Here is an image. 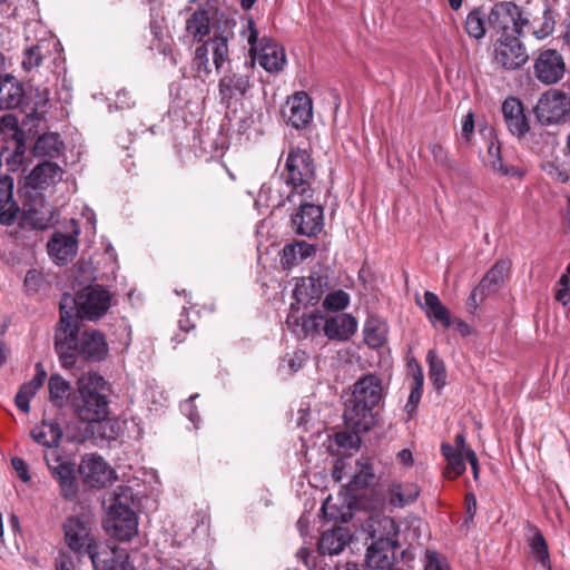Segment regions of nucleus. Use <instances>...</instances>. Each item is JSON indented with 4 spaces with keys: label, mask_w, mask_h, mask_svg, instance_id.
I'll use <instances>...</instances> for the list:
<instances>
[{
    "label": "nucleus",
    "mask_w": 570,
    "mask_h": 570,
    "mask_svg": "<svg viewBox=\"0 0 570 570\" xmlns=\"http://www.w3.org/2000/svg\"><path fill=\"white\" fill-rule=\"evenodd\" d=\"M235 22L226 20L224 27L214 29L212 37L199 45L191 60L194 77L205 81L212 75V61L217 73H222L218 80V96L220 104L229 107L244 98L250 90L255 70V59L230 60L229 42L234 39Z\"/></svg>",
    "instance_id": "nucleus-1"
},
{
    "label": "nucleus",
    "mask_w": 570,
    "mask_h": 570,
    "mask_svg": "<svg viewBox=\"0 0 570 570\" xmlns=\"http://www.w3.org/2000/svg\"><path fill=\"white\" fill-rule=\"evenodd\" d=\"M285 181L276 178L263 185L261 196L265 197L267 205L279 208L286 203L296 204V197L313 199L316 166L311 153L299 147L291 148L285 161Z\"/></svg>",
    "instance_id": "nucleus-2"
},
{
    "label": "nucleus",
    "mask_w": 570,
    "mask_h": 570,
    "mask_svg": "<svg viewBox=\"0 0 570 570\" xmlns=\"http://www.w3.org/2000/svg\"><path fill=\"white\" fill-rule=\"evenodd\" d=\"M78 332V321H68L65 315L60 318L55 332V350L65 368L73 367L78 357L99 362L108 354V344L101 332Z\"/></svg>",
    "instance_id": "nucleus-3"
},
{
    "label": "nucleus",
    "mask_w": 570,
    "mask_h": 570,
    "mask_svg": "<svg viewBox=\"0 0 570 570\" xmlns=\"http://www.w3.org/2000/svg\"><path fill=\"white\" fill-rule=\"evenodd\" d=\"M383 397L382 380L375 374H365L354 384L351 397L345 403L344 422L356 433L368 432L376 423V407Z\"/></svg>",
    "instance_id": "nucleus-4"
},
{
    "label": "nucleus",
    "mask_w": 570,
    "mask_h": 570,
    "mask_svg": "<svg viewBox=\"0 0 570 570\" xmlns=\"http://www.w3.org/2000/svg\"><path fill=\"white\" fill-rule=\"evenodd\" d=\"M107 382L97 373L83 375L78 381L77 391L71 395L70 404L80 421L98 423L108 417L109 401Z\"/></svg>",
    "instance_id": "nucleus-5"
},
{
    "label": "nucleus",
    "mask_w": 570,
    "mask_h": 570,
    "mask_svg": "<svg viewBox=\"0 0 570 570\" xmlns=\"http://www.w3.org/2000/svg\"><path fill=\"white\" fill-rule=\"evenodd\" d=\"M110 301V293L101 286L86 287L75 297L65 294L60 301V318L65 315L68 321L98 320L109 309Z\"/></svg>",
    "instance_id": "nucleus-6"
},
{
    "label": "nucleus",
    "mask_w": 570,
    "mask_h": 570,
    "mask_svg": "<svg viewBox=\"0 0 570 570\" xmlns=\"http://www.w3.org/2000/svg\"><path fill=\"white\" fill-rule=\"evenodd\" d=\"M243 28L239 31L249 48L247 59H255L259 66L269 73L279 72L286 65V55L283 47L276 43L269 37L259 38V32L256 28L253 18H243Z\"/></svg>",
    "instance_id": "nucleus-7"
},
{
    "label": "nucleus",
    "mask_w": 570,
    "mask_h": 570,
    "mask_svg": "<svg viewBox=\"0 0 570 570\" xmlns=\"http://www.w3.org/2000/svg\"><path fill=\"white\" fill-rule=\"evenodd\" d=\"M65 542L79 558L87 556L92 566L100 564V549L87 515L69 517L63 523Z\"/></svg>",
    "instance_id": "nucleus-8"
},
{
    "label": "nucleus",
    "mask_w": 570,
    "mask_h": 570,
    "mask_svg": "<svg viewBox=\"0 0 570 570\" xmlns=\"http://www.w3.org/2000/svg\"><path fill=\"white\" fill-rule=\"evenodd\" d=\"M45 460L51 476L59 484L60 495L67 501L75 500L79 491L75 463L61 455L59 449L47 451Z\"/></svg>",
    "instance_id": "nucleus-9"
},
{
    "label": "nucleus",
    "mask_w": 570,
    "mask_h": 570,
    "mask_svg": "<svg viewBox=\"0 0 570 570\" xmlns=\"http://www.w3.org/2000/svg\"><path fill=\"white\" fill-rule=\"evenodd\" d=\"M102 525L108 535L121 542L130 541L138 533L135 511L118 500L110 505Z\"/></svg>",
    "instance_id": "nucleus-10"
},
{
    "label": "nucleus",
    "mask_w": 570,
    "mask_h": 570,
    "mask_svg": "<svg viewBox=\"0 0 570 570\" xmlns=\"http://www.w3.org/2000/svg\"><path fill=\"white\" fill-rule=\"evenodd\" d=\"M535 117L543 126L558 125L570 117V96L558 89L541 95L535 108Z\"/></svg>",
    "instance_id": "nucleus-11"
},
{
    "label": "nucleus",
    "mask_w": 570,
    "mask_h": 570,
    "mask_svg": "<svg viewBox=\"0 0 570 570\" xmlns=\"http://www.w3.org/2000/svg\"><path fill=\"white\" fill-rule=\"evenodd\" d=\"M529 60L525 46L519 37L502 36L494 45V62L504 70H517Z\"/></svg>",
    "instance_id": "nucleus-12"
},
{
    "label": "nucleus",
    "mask_w": 570,
    "mask_h": 570,
    "mask_svg": "<svg viewBox=\"0 0 570 570\" xmlns=\"http://www.w3.org/2000/svg\"><path fill=\"white\" fill-rule=\"evenodd\" d=\"M566 72V62L562 55L556 49H544L534 59L533 73L544 85L559 82Z\"/></svg>",
    "instance_id": "nucleus-13"
},
{
    "label": "nucleus",
    "mask_w": 570,
    "mask_h": 570,
    "mask_svg": "<svg viewBox=\"0 0 570 570\" xmlns=\"http://www.w3.org/2000/svg\"><path fill=\"white\" fill-rule=\"evenodd\" d=\"M309 200L299 198L298 209L292 216V226L296 234L308 237L318 234L324 225L323 208Z\"/></svg>",
    "instance_id": "nucleus-14"
},
{
    "label": "nucleus",
    "mask_w": 570,
    "mask_h": 570,
    "mask_svg": "<svg viewBox=\"0 0 570 570\" xmlns=\"http://www.w3.org/2000/svg\"><path fill=\"white\" fill-rule=\"evenodd\" d=\"M286 124L295 129H305L313 119V102L305 91H297L288 98L283 110Z\"/></svg>",
    "instance_id": "nucleus-15"
},
{
    "label": "nucleus",
    "mask_w": 570,
    "mask_h": 570,
    "mask_svg": "<svg viewBox=\"0 0 570 570\" xmlns=\"http://www.w3.org/2000/svg\"><path fill=\"white\" fill-rule=\"evenodd\" d=\"M79 473L87 485L102 488L111 481L114 471L100 455L88 454L80 462Z\"/></svg>",
    "instance_id": "nucleus-16"
},
{
    "label": "nucleus",
    "mask_w": 570,
    "mask_h": 570,
    "mask_svg": "<svg viewBox=\"0 0 570 570\" xmlns=\"http://www.w3.org/2000/svg\"><path fill=\"white\" fill-rule=\"evenodd\" d=\"M327 277L320 274H312L308 277L297 279L293 289V297L298 304L305 306L315 305L327 288Z\"/></svg>",
    "instance_id": "nucleus-17"
},
{
    "label": "nucleus",
    "mask_w": 570,
    "mask_h": 570,
    "mask_svg": "<svg viewBox=\"0 0 570 570\" xmlns=\"http://www.w3.org/2000/svg\"><path fill=\"white\" fill-rule=\"evenodd\" d=\"M362 529L368 533L372 541H397L399 525L391 517L371 513L365 520L358 517Z\"/></svg>",
    "instance_id": "nucleus-18"
},
{
    "label": "nucleus",
    "mask_w": 570,
    "mask_h": 570,
    "mask_svg": "<svg viewBox=\"0 0 570 570\" xmlns=\"http://www.w3.org/2000/svg\"><path fill=\"white\" fill-rule=\"evenodd\" d=\"M78 229L72 234L53 233L47 244L49 256L59 265L71 261L78 250Z\"/></svg>",
    "instance_id": "nucleus-19"
},
{
    "label": "nucleus",
    "mask_w": 570,
    "mask_h": 570,
    "mask_svg": "<svg viewBox=\"0 0 570 570\" xmlns=\"http://www.w3.org/2000/svg\"><path fill=\"white\" fill-rule=\"evenodd\" d=\"M502 115L508 130L519 138L530 130L529 120L524 114L522 102L515 97H508L502 102Z\"/></svg>",
    "instance_id": "nucleus-20"
},
{
    "label": "nucleus",
    "mask_w": 570,
    "mask_h": 570,
    "mask_svg": "<svg viewBox=\"0 0 570 570\" xmlns=\"http://www.w3.org/2000/svg\"><path fill=\"white\" fill-rule=\"evenodd\" d=\"M49 89L43 86L30 87L26 92L23 112L27 118L37 127L49 108Z\"/></svg>",
    "instance_id": "nucleus-21"
},
{
    "label": "nucleus",
    "mask_w": 570,
    "mask_h": 570,
    "mask_svg": "<svg viewBox=\"0 0 570 570\" xmlns=\"http://www.w3.org/2000/svg\"><path fill=\"white\" fill-rule=\"evenodd\" d=\"M62 168L52 161H43L38 164L31 173L26 177V187L32 189H43L62 179Z\"/></svg>",
    "instance_id": "nucleus-22"
},
{
    "label": "nucleus",
    "mask_w": 570,
    "mask_h": 570,
    "mask_svg": "<svg viewBox=\"0 0 570 570\" xmlns=\"http://www.w3.org/2000/svg\"><path fill=\"white\" fill-rule=\"evenodd\" d=\"M399 541H372L366 550V563L370 568L386 570L392 568Z\"/></svg>",
    "instance_id": "nucleus-23"
},
{
    "label": "nucleus",
    "mask_w": 570,
    "mask_h": 570,
    "mask_svg": "<svg viewBox=\"0 0 570 570\" xmlns=\"http://www.w3.org/2000/svg\"><path fill=\"white\" fill-rule=\"evenodd\" d=\"M26 98V90L13 76L6 75L0 77V108L13 109L21 108Z\"/></svg>",
    "instance_id": "nucleus-24"
},
{
    "label": "nucleus",
    "mask_w": 570,
    "mask_h": 570,
    "mask_svg": "<svg viewBox=\"0 0 570 570\" xmlns=\"http://www.w3.org/2000/svg\"><path fill=\"white\" fill-rule=\"evenodd\" d=\"M39 206L24 204L21 223L26 227L43 230L53 224V212L50 206L39 199Z\"/></svg>",
    "instance_id": "nucleus-25"
},
{
    "label": "nucleus",
    "mask_w": 570,
    "mask_h": 570,
    "mask_svg": "<svg viewBox=\"0 0 570 570\" xmlns=\"http://www.w3.org/2000/svg\"><path fill=\"white\" fill-rule=\"evenodd\" d=\"M357 328L356 320L350 314H337L324 321L323 331L330 340L347 341Z\"/></svg>",
    "instance_id": "nucleus-26"
},
{
    "label": "nucleus",
    "mask_w": 570,
    "mask_h": 570,
    "mask_svg": "<svg viewBox=\"0 0 570 570\" xmlns=\"http://www.w3.org/2000/svg\"><path fill=\"white\" fill-rule=\"evenodd\" d=\"M519 12V6L512 1H501L493 4L489 12H485L487 22L490 29L497 32L509 28L514 16Z\"/></svg>",
    "instance_id": "nucleus-27"
},
{
    "label": "nucleus",
    "mask_w": 570,
    "mask_h": 570,
    "mask_svg": "<svg viewBox=\"0 0 570 570\" xmlns=\"http://www.w3.org/2000/svg\"><path fill=\"white\" fill-rule=\"evenodd\" d=\"M351 540L352 534L347 528H333L323 532L318 542V551L322 554L328 556L340 554L351 542Z\"/></svg>",
    "instance_id": "nucleus-28"
},
{
    "label": "nucleus",
    "mask_w": 570,
    "mask_h": 570,
    "mask_svg": "<svg viewBox=\"0 0 570 570\" xmlns=\"http://www.w3.org/2000/svg\"><path fill=\"white\" fill-rule=\"evenodd\" d=\"M420 494V488L413 482L393 481L386 490V499L393 508H404L413 503Z\"/></svg>",
    "instance_id": "nucleus-29"
},
{
    "label": "nucleus",
    "mask_w": 570,
    "mask_h": 570,
    "mask_svg": "<svg viewBox=\"0 0 570 570\" xmlns=\"http://www.w3.org/2000/svg\"><path fill=\"white\" fill-rule=\"evenodd\" d=\"M19 207L13 199V179L0 178V224L10 226L16 220Z\"/></svg>",
    "instance_id": "nucleus-30"
},
{
    "label": "nucleus",
    "mask_w": 570,
    "mask_h": 570,
    "mask_svg": "<svg viewBox=\"0 0 570 570\" xmlns=\"http://www.w3.org/2000/svg\"><path fill=\"white\" fill-rule=\"evenodd\" d=\"M62 434V430L57 422L46 419L37 424L30 432L36 443L50 448L51 450L58 449Z\"/></svg>",
    "instance_id": "nucleus-31"
},
{
    "label": "nucleus",
    "mask_w": 570,
    "mask_h": 570,
    "mask_svg": "<svg viewBox=\"0 0 570 570\" xmlns=\"http://www.w3.org/2000/svg\"><path fill=\"white\" fill-rule=\"evenodd\" d=\"M57 42L53 39H40L36 45L24 50L22 67L29 71L39 67L43 60L56 49Z\"/></svg>",
    "instance_id": "nucleus-32"
},
{
    "label": "nucleus",
    "mask_w": 570,
    "mask_h": 570,
    "mask_svg": "<svg viewBox=\"0 0 570 570\" xmlns=\"http://www.w3.org/2000/svg\"><path fill=\"white\" fill-rule=\"evenodd\" d=\"M36 126L26 117L21 125H18L17 118L12 115H4L0 117V139L8 140L12 139L17 141V138H27L31 135Z\"/></svg>",
    "instance_id": "nucleus-33"
},
{
    "label": "nucleus",
    "mask_w": 570,
    "mask_h": 570,
    "mask_svg": "<svg viewBox=\"0 0 570 570\" xmlns=\"http://www.w3.org/2000/svg\"><path fill=\"white\" fill-rule=\"evenodd\" d=\"M423 309L433 325L440 323L445 328L451 325L450 312L435 293L430 291L424 293Z\"/></svg>",
    "instance_id": "nucleus-34"
},
{
    "label": "nucleus",
    "mask_w": 570,
    "mask_h": 570,
    "mask_svg": "<svg viewBox=\"0 0 570 570\" xmlns=\"http://www.w3.org/2000/svg\"><path fill=\"white\" fill-rule=\"evenodd\" d=\"M63 150V142L56 132H47L36 140L32 155L38 158H57Z\"/></svg>",
    "instance_id": "nucleus-35"
},
{
    "label": "nucleus",
    "mask_w": 570,
    "mask_h": 570,
    "mask_svg": "<svg viewBox=\"0 0 570 570\" xmlns=\"http://www.w3.org/2000/svg\"><path fill=\"white\" fill-rule=\"evenodd\" d=\"M508 264L503 261L497 262L490 271L483 276L478 285V291L481 293V298L498 291L503 283L504 275L508 272Z\"/></svg>",
    "instance_id": "nucleus-36"
},
{
    "label": "nucleus",
    "mask_w": 570,
    "mask_h": 570,
    "mask_svg": "<svg viewBox=\"0 0 570 570\" xmlns=\"http://www.w3.org/2000/svg\"><path fill=\"white\" fill-rule=\"evenodd\" d=\"M186 30L195 41L202 42L210 33V17L207 10L197 9L186 21Z\"/></svg>",
    "instance_id": "nucleus-37"
},
{
    "label": "nucleus",
    "mask_w": 570,
    "mask_h": 570,
    "mask_svg": "<svg viewBox=\"0 0 570 570\" xmlns=\"http://www.w3.org/2000/svg\"><path fill=\"white\" fill-rule=\"evenodd\" d=\"M441 452L448 462L444 476L454 480L462 475L466 469L464 460L465 454L454 449L453 445L449 443H442Z\"/></svg>",
    "instance_id": "nucleus-38"
},
{
    "label": "nucleus",
    "mask_w": 570,
    "mask_h": 570,
    "mask_svg": "<svg viewBox=\"0 0 570 570\" xmlns=\"http://www.w3.org/2000/svg\"><path fill=\"white\" fill-rule=\"evenodd\" d=\"M527 529L530 534L528 542L532 554L542 566L549 567V549L541 530L535 524L530 522L527 523Z\"/></svg>",
    "instance_id": "nucleus-39"
},
{
    "label": "nucleus",
    "mask_w": 570,
    "mask_h": 570,
    "mask_svg": "<svg viewBox=\"0 0 570 570\" xmlns=\"http://www.w3.org/2000/svg\"><path fill=\"white\" fill-rule=\"evenodd\" d=\"M484 163L487 167L502 176H522V173L517 167L504 165L501 157L500 146L495 141H490Z\"/></svg>",
    "instance_id": "nucleus-40"
},
{
    "label": "nucleus",
    "mask_w": 570,
    "mask_h": 570,
    "mask_svg": "<svg viewBox=\"0 0 570 570\" xmlns=\"http://www.w3.org/2000/svg\"><path fill=\"white\" fill-rule=\"evenodd\" d=\"M487 24L484 9L476 7L468 13L464 21V30L471 38L481 40L485 36Z\"/></svg>",
    "instance_id": "nucleus-41"
},
{
    "label": "nucleus",
    "mask_w": 570,
    "mask_h": 570,
    "mask_svg": "<svg viewBox=\"0 0 570 570\" xmlns=\"http://www.w3.org/2000/svg\"><path fill=\"white\" fill-rule=\"evenodd\" d=\"M321 511L325 519L340 523H347L355 518V512L351 504H342L340 507L337 503L332 502L331 497L323 502Z\"/></svg>",
    "instance_id": "nucleus-42"
},
{
    "label": "nucleus",
    "mask_w": 570,
    "mask_h": 570,
    "mask_svg": "<svg viewBox=\"0 0 570 570\" xmlns=\"http://www.w3.org/2000/svg\"><path fill=\"white\" fill-rule=\"evenodd\" d=\"M556 12L551 6H544L542 17L532 21V35L538 40L551 36L556 28Z\"/></svg>",
    "instance_id": "nucleus-43"
},
{
    "label": "nucleus",
    "mask_w": 570,
    "mask_h": 570,
    "mask_svg": "<svg viewBox=\"0 0 570 570\" xmlns=\"http://www.w3.org/2000/svg\"><path fill=\"white\" fill-rule=\"evenodd\" d=\"M49 400L57 406L62 407L67 399H71L70 384L60 375H51L48 382Z\"/></svg>",
    "instance_id": "nucleus-44"
},
{
    "label": "nucleus",
    "mask_w": 570,
    "mask_h": 570,
    "mask_svg": "<svg viewBox=\"0 0 570 570\" xmlns=\"http://www.w3.org/2000/svg\"><path fill=\"white\" fill-rule=\"evenodd\" d=\"M429 364V377L436 390H441L446 384V371L444 362L439 357L434 350H430L426 354Z\"/></svg>",
    "instance_id": "nucleus-45"
},
{
    "label": "nucleus",
    "mask_w": 570,
    "mask_h": 570,
    "mask_svg": "<svg viewBox=\"0 0 570 570\" xmlns=\"http://www.w3.org/2000/svg\"><path fill=\"white\" fill-rule=\"evenodd\" d=\"M26 142L27 138H17V141H13L14 148L12 151L9 147L1 148L0 159L7 164L9 170L16 171L22 164L26 154Z\"/></svg>",
    "instance_id": "nucleus-46"
},
{
    "label": "nucleus",
    "mask_w": 570,
    "mask_h": 570,
    "mask_svg": "<svg viewBox=\"0 0 570 570\" xmlns=\"http://www.w3.org/2000/svg\"><path fill=\"white\" fill-rule=\"evenodd\" d=\"M356 468L351 484L355 488H366L371 485L375 479L374 468L368 458H361L356 461Z\"/></svg>",
    "instance_id": "nucleus-47"
},
{
    "label": "nucleus",
    "mask_w": 570,
    "mask_h": 570,
    "mask_svg": "<svg viewBox=\"0 0 570 570\" xmlns=\"http://www.w3.org/2000/svg\"><path fill=\"white\" fill-rule=\"evenodd\" d=\"M424 376L422 368L417 366V368L413 372L412 375V386L411 393L409 395L407 402L405 404V411L409 415H412L421 401L422 391H423Z\"/></svg>",
    "instance_id": "nucleus-48"
},
{
    "label": "nucleus",
    "mask_w": 570,
    "mask_h": 570,
    "mask_svg": "<svg viewBox=\"0 0 570 570\" xmlns=\"http://www.w3.org/2000/svg\"><path fill=\"white\" fill-rule=\"evenodd\" d=\"M364 341L372 348H379L386 342L385 325L374 321L366 322L364 326Z\"/></svg>",
    "instance_id": "nucleus-49"
},
{
    "label": "nucleus",
    "mask_w": 570,
    "mask_h": 570,
    "mask_svg": "<svg viewBox=\"0 0 570 570\" xmlns=\"http://www.w3.org/2000/svg\"><path fill=\"white\" fill-rule=\"evenodd\" d=\"M100 556V564L92 566L95 570H134L128 559H115V552L102 548Z\"/></svg>",
    "instance_id": "nucleus-50"
},
{
    "label": "nucleus",
    "mask_w": 570,
    "mask_h": 570,
    "mask_svg": "<svg viewBox=\"0 0 570 570\" xmlns=\"http://www.w3.org/2000/svg\"><path fill=\"white\" fill-rule=\"evenodd\" d=\"M23 284L29 294H36L45 289L49 285V282L42 271L29 269L26 274Z\"/></svg>",
    "instance_id": "nucleus-51"
},
{
    "label": "nucleus",
    "mask_w": 570,
    "mask_h": 570,
    "mask_svg": "<svg viewBox=\"0 0 570 570\" xmlns=\"http://www.w3.org/2000/svg\"><path fill=\"white\" fill-rule=\"evenodd\" d=\"M350 303V296L343 289H337L332 293H328L324 301L323 307L326 311L338 312L344 309Z\"/></svg>",
    "instance_id": "nucleus-52"
},
{
    "label": "nucleus",
    "mask_w": 570,
    "mask_h": 570,
    "mask_svg": "<svg viewBox=\"0 0 570 570\" xmlns=\"http://www.w3.org/2000/svg\"><path fill=\"white\" fill-rule=\"evenodd\" d=\"M324 325V317L320 312L305 315L304 322L302 323L303 326V334L302 338H306L308 336H314L316 334H320L321 328H323Z\"/></svg>",
    "instance_id": "nucleus-53"
},
{
    "label": "nucleus",
    "mask_w": 570,
    "mask_h": 570,
    "mask_svg": "<svg viewBox=\"0 0 570 570\" xmlns=\"http://www.w3.org/2000/svg\"><path fill=\"white\" fill-rule=\"evenodd\" d=\"M305 246H298L297 243L295 244H288L283 248V255L281 257V264L284 268H291L297 264H299L302 261V257H299L302 248Z\"/></svg>",
    "instance_id": "nucleus-54"
},
{
    "label": "nucleus",
    "mask_w": 570,
    "mask_h": 570,
    "mask_svg": "<svg viewBox=\"0 0 570 570\" xmlns=\"http://www.w3.org/2000/svg\"><path fill=\"white\" fill-rule=\"evenodd\" d=\"M37 391L30 387L28 384H22L16 394L14 403L16 406L23 413H29L30 401L36 395Z\"/></svg>",
    "instance_id": "nucleus-55"
},
{
    "label": "nucleus",
    "mask_w": 570,
    "mask_h": 570,
    "mask_svg": "<svg viewBox=\"0 0 570 570\" xmlns=\"http://www.w3.org/2000/svg\"><path fill=\"white\" fill-rule=\"evenodd\" d=\"M424 570H451L444 556L436 551L426 550Z\"/></svg>",
    "instance_id": "nucleus-56"
},
{
    "label": "nucleus",
    "mask_w": 570,
    "mask_h": 570,
    "mask_svg": "<svg viewBox=\"0 0 570 570\" xmlns=\"http://www.w3.org/2000/svg\"><path fill=\"white\" fill-rule=\"evenodd\" d=\"M360 433L353 431V433L348 432H337L334 435V441L338 448L343 449H357L360 443Z\"/></svg>",
    "instance_id": "nucleus-57"
},
{
    "label": "nucleus",
    "mask_w": 570,
    "mask_h": 570,
    "mask_svg": "<svg viewBox=\"0 0 570 570\" xmlns=\"http://www.w3.org/2000/svg\"><path fill=\"white\" fill-rule=\"evenodd\" d=\"M92 434L94 430L89 424L85 425L83 429H79L76 432L72 431V426L69 425L67 428V440L69 442L83 443L85 441L90 439Z\"/></svg>",
    "instance_id": "nucleus-58"
},
{
    "label": "nucleus",
    "mask_w": 570,
    "mask_h": 570,
    "mask_svg": "<svg viewBox=\"0 0 570 570\" xmlns=\"http://www.w3.org/2000/svg\"><path fill=\"white\" fill-rule=\"evenodd\" d=\"M431 154L436 163L446 168L453 167V161L449 156V153L439 144H433L430 147Z\"/></svg>",
    "instance_id": "nucleus-59"
},
{
    "label": "nucleus",
    "mask_w": 570,
    "mask_h": 570,
    "mask_svg": "<svg viewBox=\"0 0 570 570\" xmlns=\"http://www.w3.org/2000/svg\"><path fill=\"white\" fill-rule=\"evenodd\" d=\"M304 315L298 316L296 313L292 312L287 315L286 326L288 331H291L297 338H302Z\"/></svg>",
    "instance_id": "nucleus-60"
},
{
    "label": "nucleus",
    "mask_w": 570,
    "mask_h": 570,
    "mask_svg": "<svg viewBox=\"0 0 570 570\" xmlns=\"http://www.w3.org/2000/svg\"><path fill=\"white\" fill-rule=\"evenodd\" d=\"M11 465L14 469V471L17 472L18 476L21 479V481H23V482L30 481L31 476L29 474L28 464L21 458H18V456L12 458Z\"/></svg>",
    "instance_id": "nucleus-61"
},
{
    "label": "nucleus",
    "mask_w": 570,
    "mask_h": 570,
    "mask_svg": "<svg viewBox=\"0 0 570 570\" xmlns=\"http://www.w3.org/2000/svg\"><path fill=\"white\" fill-rule=\"evenodd\" d=\"M46 377H47V372L43 368L42 364L37 363L35 376L26 384L30 385V387L33 389L35 391H38L43 385Z\"/></svg>",
    "instance_id": "nucleus-62"
},
{
    "label": "nucleus",
    "mask_w": 570,
    "mask_h": 570,
    "mask_svg": "<svg viewBox=\"0 0 570 570\" xmlns=\"http://www.w3.org/2000/svg\"><path fill=\"white\" fill-rule=\"evenodd\" d=\"M46 377H47V372L43 368L42 364L37 363L35 376L26 384L30 385V387L33 389L35 391H38L43 385Z\"/></svg>",
    "instance_id": "nucleus-63"
},
{
    "label": "nucleus",
    "mask_w": 570,
    "mask_h": 570,
    "mask_svg": "<svg viewBox=\"0 0 570 570\" xmlns=\"http://www.w3.org/2000/svg\"><path fill=\"white\" fill-rule=\"evenodd\" d=\"M474 130V117L472 112L465 115L462 120L461 136L465 140V142H470L471 136Z\"/></svg>",
    "instance_id": "nucleus-64"
}]
</instances>
